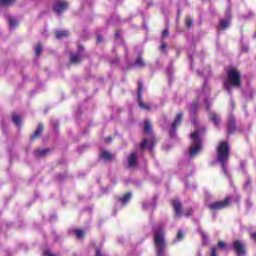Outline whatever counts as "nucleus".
Segmentation results:
<instances>
[{
	"mask_svg": "<svg viewBox=\"0 0 256 256\" xmlns=\"http://www.w3.org/2000/svg\"><path fill=\"white\" fill-rule=\"evenodd\" d=\"M154 245L157 256H165L167 242L165 241V231L163 226H156L154 229Z\"/></svg>",
	"mask_w": 256,
	"mask_h": 256,
	"instance_id": "f257e3e1",
	"label": "nucleus"
},
{
	"mask_svg": "<svg viewBox=\"0 0 256 256\" xmlns=\"http://www.w3.org/2000/svg\"><path fill=\"white\" fill-rule=\"evenodd\" d=\"M203 150V131L197 128L191 134V147L189 149L190 157H197Z\"/></svg>",
	"mask_w": 256,
	"mask_h": 256,
	"instance_id": "f03ea898",
	"label": "nucleus"
},
{
	"mask_svg": "<svg viewBox=\"0 0 256 256\" xmlns=\"http://www.w3.org/2000/svg\"><path fill=\"white\" fill-rule=\"evenodd\" d=\"M217 159L220 163L224 175H227V161L229 160V144L220 142L217 148Z\"/></svg>",
	"mask_w": 256,
	"mask_h": 256,
	"instance_id": "7ed1b4c3",
	"label": "nucleus"
},
{
	"mask_svg": "<svg viewBox=\"0 0 256 256\" xmlns=\"http://www.w3.org/2000/svg\"><path fill=\"white\" fill-rule=\"evenodd\" d=\"M239 85H241V74L237 69H231L228 71V78L224 82V87L228 93H231L232 87H239Z\"/></svg>",
	"mask_w": 256,
	"mask_h": 256,
	"instance_id": "20e7f679",
	"label": "nucleus"
},
{
	"mask_svg": "<svg viewBox=\"0 0 256 256\" xmlns=\"http://www.w3.org/2000/svg\"><path fill=\"white\" fill-rule=\"evenodd\" d=\"M230 203H231V198H226L223 201L212 202V203L208 204V208L211 211H219V209H225V207H229Z\"/></svg>",
	"mask_w": 256,
	"mask_h": 256,
	"instance_id": "39448f33",
	"label": "nucleus"
},
{
	"mask_svg": "<svg viewBox=\"0 0 256 256\" xmlns=\"http://www.w3.org/2000/svg\"><path fill=\"white\" fill-rule=\"evenodd\" d=\"M141 93H143V84H138V104L141 109L144 111H149L151 109V105L143 103V99L141 98Z\"/></svg>",
	"mask_w": 256,
	"mask_h": 256,
	"instance_id": "423d86ee",
	"label": "nucleus"
},
{
	"mask_svg": "<svg viewBox=\"0 0 256 256\" xmlns=\"http://www.w3.org/2000/svg\"><path fill=\"white\" fill-rule=\"evenodd\" d=\"M233 249L237 256H245V244L240 240H236L233 244Z\"/></svg>",
	"mask_w": 256,
	"mask_h": 256,
	"instance_id": "0eeeda50",
	"label": "nucleus"
},
{
	"mask_svg": "<svg viewBox=\"0 0 256 256\" xmlns=\"http://www.w3.org/2000/svg\"><path fill=\"white\" fill-rule=\"evenodd\" d=\"M226 17H228V19L220 20L219 29L225 30L231 25V9L229 8L226 11Z\"/></svg>",
	"mask_w": 256,
	"mask_h": 256,
	"instance_id": "6e6552de",
	"label": "nucleus"
},
{
	"mask_svg": "<svg viewBox=\"0 0 256 256\" xmlns=\"http://www.w3.org/2000/svg\"><path fill=\"white\" fill-rule=\"evenodd\" d=\"M67 10V2L65 1H56L54 3V11L57 13V15H61L64 11Z\"/></svg>",
	"mask_w": 256,
	"mask_h": 256,
	"instance_id": "1a4fd4ad",
	"label": "nucleus"
},
{
	"mask_svg": "<svg viewBox=\"0 0 256 256\" xmlns=\"http://www.w3.org/2000/svg\"><path fill=\"white\" fill-rule=\"evenodd\" d=\"M181 121H183V113H179L176 116L174 122L172 123L171 131H170L171 137H173V135H175V131H177V126L181 125Z\"/></svg>",
	"mask_w": 256,
	"mask_h": 256,
	"instance_id": "9d476101",
	"label": "nucleus"
},
{
	"mask_svg": "<svg viewBox=\"0 0 256 256\" xmlns=\"http://www.w3.org/2000/svg\"><path fill=\"white\" fill-rule=\"evenodd\" d=\"M78 54H71L70 55V63H81L83 59V55H81V51H83V46L78 47Z\"/></svg>",
	"mask_w": 256,
	"mask_h": 256,
	"instance_id": "9b49d317",
	"label": "nucleus"
},
{
	"mask_svg": "<svg viewBox=\"0 0 256 256\" xmlns=\"http://www.w3.org/2000/svg\"><path fill=\"white\" fill-rule=\"evenodd\" d=\"M172 205L174 207L175 217H181L183 215V213L181 212V202L179 200H173Z\"/></svg>",
	"mask_w": 256,
	"mask_h": 256,
	"instance_id": "f8f14e48",
	"label": "nucleus"
},
{
	"mask_svg": "<svg viewBox=\"0 0 256 256\" xmlns=\"http://www.w3.org/2000/svg\"><path fill=\"white\" fill-rule=\"evenodd\" d=\"M140 149H153V138L150 140L145 138L140 145Z\"/></svg>",
	"mask_w": 256,
	"mask_h": 256,
	"instance_id": "ddd939ff",
	"label": "nucleus"
},
{
	"mask_svg": "<svg viewBox=\"0 0 256 256\" xmlns=\"http://www.w3.org/2000/svg\"><path fill=\"white\" fill-rule=\"evenodd\" d=\"M137 165V152H132L128 157V166L135 167Z\"/></svg>",
	"mask_w": 256,
	"mask_h": 256,
	"instance_id": "4468645a",
	"label": "nucleus"
},
{
	"mask_svg": "<svg viewBox=\"0 0 256 256\" xmlns=\"http://www.w3.org/2000/svg\"><path fill=\"white\" fill-rule=\"evenodd\" d=\"M209 119L214 123V125L217 127L219 123H221V116L219 114H216L215 112H211L209 114Z\"/></svg>",
	"mask_w": 256,
	"mask_h": 256,
	"instance_id": "2eb2a0df",
	"label": "nucleus"
},
{
	"mask_svg": "<svg viewBox=\"0 0 256 256\" xmlns=\"http://www.w3.org/2000/svg\"><path fill=\"white\" fill-rule=\"evenodd\" d=\"M235 131V118L233 116H229L228 118V134L231 135Z\"/></svg>",
	"mask_w": 256,
	"mask_h": 256,
	"instance_id": "dca6fc26",
	"label": "nucleus"
},
{
	"mask_svg": "<svg viewBox=\"0 0 256 256\" xmlns=\"http://www.w3.org/2000/svg\"><path fill=\"white\" fill-rule=\"evenodd\" d=\"M100 159H103V161H111L113 159V155L107 151H103L100 154Z\"/></svg>",
	"mask_w": 256,
	"mask_h": 256,
	"instance_id": "f3484780",
	"label": "nucleus"
},
{
	"mask_svg": "<svg viewBox=\"0 0 256 256\" xmlns=\"http://www.w3.org/2000/svg\"><path fill=\"white\" fill-rule=\"evenodd\" d=\"M64 37H69V31L67 30L56 31V39H64Z\"/></svg>",
	"mask_w": 256,
	"mask_h": 256,
	"instance_id": "a211bd4d",
	"label": "nucleus"
},
{
	"mask_svg": "<svg viewBox=\"0 0 256 256\" xmlns=\"http://www.w3.org/2000/svg\"><path fill=\"white\" fill-rule=\"evenodd\" d=\"M144 135H151V122L149 120L144 122Z\"/></svg>",
	"mask_w": 256,
	"mask_h": 256,
	"instance_id": "6ab92c4d",
	"label": "nucleus"
},
{
	"mask_svg": "<svg viewBox=\"0 0 256 256\" xmlns=\"http://www.w3.org/2000/svg\"><path fill=\"white\" fill-rule=\"evenodd\" d=\"M119 201L120 203H122V205H127V203L131 201V193H127L122 198H120Z\"/></svg>",
	"mask_w": 256,
	"mask_h": 256,
	"instance_id": "aec40b11",
	"label": "nucleus"
},
{
	"mask_svg": "<svg viewBox=\"0 0 256 256\" xmlns=\"http://www.w3.org/2000/svg\"><path fill=\"white\" fill-rule=\"evenodd\" d=\"M41 133H43V125L39 124L37 130L31 136V139H37V137H39V135H41Z\"/></svg>",
	"mask_w": 256,
	"mask_h": 256,
	"instance_id": "412c9836",
	"label": "nucleus"
},
{
	"mask_svg": "<svg viewBox=\"0 0 256 256\" xmlns=\"http://www.w3.org/2000/svg\"><path fill=\"white\" fill-rule=\"evenodd\" d=\"M134 67H145V61L141 56H138L136 61L134 62Z\"/></svg>",
	"mask_w": 256,
	"mask_h": 256,
	"instance_id": "4be33fe9",
	"label": "nucleus"
},
{
	"mask_svg": "<svg viewBox=\"0 0 256 256\" xmlns=\"http://www.w3.org/2000/svg\"><path fill=\"white\" fill-rule=\"evenodd\" d=\"M12 121L16 125V127H21V117H19V115H12Z\"/></svg>",
	"mask_w": 256,
	"mask_h": 256,
	"instance_id": "5701e85b",
	"label": "nucleus"
},
{
	"mask_svg": "<svg viewBox=\"0 0 256 256\" xmlns=\"http://www.w3.org/2000/svg\"><path fill=\"white\" fill-rule=\"evenodd\" d=\"M34 51H35L36 57H39V56L41 55V52L43 51V45L37 44V45L34 47Z\"/></svg>",
	"mask_w": 256,
	"mask_h": 256,
	"instance_id": "b1692460",
	"label": "nucleus"
},
{
	"mask_svg": "<svg viewBox=\"0 0 256 256\" xmlns=\"http://www.w3.org/2000/svg\"><path fill=\"white\" fill-rule=\"evenodd\" d=\"M49 153L48 149L36 150L35 155L36 157H43V155H47Z\"/></svg>",
	"mask_w": 256,
	"mask_h": 256,
	"instance_id": "393cba45",
	"label": "nucleus"
},
{
	"mask_svg": "<svg viewBox=\"0 0 256 256\" xmlns=\"http://www.w3.org/2000/svg\"><path fill=\"white\" fill-rule=\"evenodd\" d=\"M9 25L10 29H15V27H17L19 23L17 22V20H15V18H9Z\"/></svg>",
	"mask_w": 256,
	"mask_h": 256,
	"instance_id": "a878e982",
	"label": "nucleus"
},
{
	"mask_svg": "<svg viewBox=\"0 0 256 256\" xmlns=\"http://www.w3.org/2000/svg\"><path fill=\"white\" fill-rule=\"evenodd\" d=\"M74 233L77 239H83V237H85V232L83 230H75Z\"/></svg>",
	"mask_w": 256,
	"mask_h": 256,
	"instance_id": "bb28decb",
	"label": "nucleus"
},
{
	"mask_svg": "<svg viewBox=\"0 0 256 256\" xmlns=\"http://www.w3.org/2000/svg\"><path fill=\"white\" fill-rule=\"evenodd\" d=\"M15 0H0V5H13Z\"/></svg>",
	"mask_w": 256,
	"mask_h": 256,
	"instance_id": "cd10ccee",
	"label": "nucleus"
},
{
	"mask_svg": "<svg viewBox=\"0 0 256 256\" xmlns=\"http://www.w3.org/2000/svg\"><path fill=\"white\" fill-rule=\"evenodd\" d=\"M218 247H219V249H227V244H225V242H223V241H219Z\"/></svg>",
	"mask_w": 256,
	"mask_h": 256,
	"instance_id": "c85d7f7f",
	"label": "nucleus"
},
{
	"mask_svg": "<svg viewBox=\"0 0 256 256\" xmlns=\"http://www.w3.org/2000/svg\"><path fill=\"white\" fill-rule=\"evenodd\" d=\"M197 107H199V104L198 103H193L191 106H190V109L193 113H195V111H197Z\"/></svg>",
	"mask_w": 256,
	"mask_h": 256,
	"instance_id": "c756f323",
	"label": "nucleus"
},
{
	"mask_svg": "<svg viewBox=\"0 0 256 256\" xmlns=\"http://www.w3.org/2000/svg\"><path fill=\"white\" fill-rule=\"evenodd\" d=\"M207 93H209V88H207V83H204L202 95H207Z\"/></svg>",
	"mask_w": 256,
	"mask_h": 256,
	"instance_id": "7c9ffc66",
	"label": "nucleus"
},
{
	"mask_svg": "<svg viewBox=\"0 0 256 256\" xmlns=\"http://www.w3.org/2000/svg\"><path fill=\"white\" fill-rule=\"evenodd\" d=\"M200 235L202 237L203 243H205V241H207V234H205L203 231L199 230Z\"/></svg>",
	"mask_w": 256,
	"mask_h": 256,
	"instance_id": "2f4dec72",
	"label": "nucleus"
},
{
	"mask_svg": "<svg viewBox=\"0 0 256 256\" xmlns=\"http://www.w3.org/2000/svg\"><path fill=\"white\" fill-rule=\"evenodd\" d=\"M193 25V20L191 18H186V27H191Z\"/></svg>",
	"mask_w": 256,
	"mask_h": 256,
	"instance_id": "473e14b6",
	"label": "nucleus"
},
{
	"mask_svg": "<svg viewBox=\"0 0 256 256\" xmlns=\"http://www.w3.org/2000/svg\"><path fill=\"white\" fill-rule=\"evenodd\" d=\"M185 217H191V215H193V210L192 209H188L186 212H184Z\"/></svg>",
	"mask_w": 256,
	"mask_h": 256,
	"instance_id": "72a5a7b5",
	"label": "nucleus"
},
{
	"mask_svg": "<svg viewBox=\"0 0 256 256\" xmlns=\"http://www.w3.org/2000/svg\"><path fill=\"white\" fill-rule=\"evenodd\" d=\"M96 256H105V254H102L101 248H96Z\"/></svg>",
	"mask_w": 256,
	"mask_h": 256,
	"instance_id": "f704fd0d",
	"label": "nucleus"
},
{
	"mask_svg": "<svg viewBox=\"0 0 256 256\" xmlns=\"http://www.w3.org/2000/svg\"><path fill=\"white\" fill-rule=\"evenodd\" d=\"M169 36V31L168 30H164L163 32H162V37H163V39H165V37H168Z\"/></svg>",
	"mask_w": 256,
	"mask_h": 256,
	"instance_id": "c9c22d12",
	"label": "nucleus"
},
{
	"mask_svg": "<svg viewBox=\"0 0 256 256\" xmlns=\"http://www.w3.org/2000/svg\"><path fill=\"white\" fill-rule=\"evenodd\" d=\"M165 49H167V44L163 42L162 45L160 46V51H165Z\"/></svg>",
	"mask_w": 256,
	"mask_h": 256,
	"instance_id": "e433bc0d",
	"label": "nucleus"
},
{
	"mask_svg": "<svg viewBox=\"0 0 256 256\" xmlns=\"http://www.w3.org/2000/svg\"><path fill=\"white\" fill-rule=\"evenodd\" d=\"M181 239H183V232L179 231L177 235V240L181 241Z\"/></svg>",
	"mask_w": 256,
	"mask_h": 256,
	"instance_id": "4c0bfd02",
	"label": "nucleus"
},
{
	"mask_svg": "<svg viewBox=\"0 0 256 256\" xmlns=\"http://www.w3.org/2000/svg\"><path fill=\"white\" fill-rule=\"evenodd\" d=\"M211 256H217V248H212Z\"/></svg>",
	"mask_w": 256,
	"mask_h": 256,
	"instance_id": "58836bf2",
	"label": "nucleus"
},
{
	"mask_svg": "<svg viewBox=\"0 0 256 256\" xmlns=\"http://www.w3.org/2000/svg\"><path fill=\"white\" fill-rule=\"evenodd\" d=\"M143 209H149V204L147 202H144L142 204Z\"/></svg>",
	"mask_w": 256,
	"mask_h": 256,
	"instance_id": "ea45409f",
	"label": "nucleus"
},
{
	"mask_svg": "<svg viewBox=\"0 0 256 256\" xmlns=\"http://www.w3.org/2000/svg\"><path fill=\"white\" fill-rule=\"evenodd\" d=\"M97 41H98V43H103V37L97 36Z\"/></svg>",
	"mask_w": 256,
	"mask_h": 256,
	"instance_id": "a19ab883",
	"label": "nucleus"
},
{
	"mask_svg": "<svg viewBox=\"0 0 256 256\" xmlns=\"http://www.w3.org/2000/svg\"><path fill=\"white\" fill-rule=\"evenodd\" d=\"M206 109H209V102H207V99H205Z\"/></svg>",
	"mask_w": 256,
	"mask_h": 256,
	"instance_id": "79ce46f5",
	"label": "nucleus"
},
{
	"mask_svg": "<svg viewBox=\"0 0 256 256\" xmlns=\"http://www.w3.org/2000/svg\"><path fill=\"white\" fill-rule=\"evenodd\" d=\"M251 238L254 239V241H256V233L252 234Z\"/></svg>",
	"mask_w": 256,
	"mask_h": 256,
	"instance_id": "37998d69",
	"label": "nucleus"
},
{
	"mask_svg": "<svg viewBox=\"0 0 256 256\" xmlns=\"http://www.w3.org/2000/svg\"><path fill=\"white\" fill-rule=\"evenodd\" d=\"M249 48L247 46L242 47V51H247Z\"/></svg>",
	"mask_w": 256,
	"mask_h": 256,
	"instance_id": "c03bdc74",
	"label": "nucleus"
},
{
	"mask_svg": "<svg viewBox=\"0 0 256 256\" xmlns=\"http://www.w3.org/2000/svg\"><path fill=\"white\" fill-rule=\"evenodd\" d=\"M249 185H250V183L247 182V183L245 184V186H244V189H247V187H249Z\"/></svg>",
	"mask_w": 256,
	"mask_h": 256,
	"instance_id": "a18cd8bd",
	"label": "nucleus"
},
{
	"mask_svg": "<svg viewBox=\"0 0 256 256\" xmlns=\"http://www.w3.org/2000/svg\"><path fill=\"white\" fill-rule=\"evenodd\" d=\"M107 143H111V138L106 139Z\"/></svg>",
	"mask_w": 256,
	"mask_h": 256,
	"instance_id": "49530a36",
	"label": "nucleus"
},
{
	"mask_svg": "<svg viewBox=\"0 0 256 256\" xmlns=\"http://www.w3.org/2000/svg\"><path fill=\"white\" fill-rule=\"evenodd\" d=\"M116 38H119V32L115 33Z\"/></svg>",
	"mask_w": 256,
	"mask_h": 256,
	"instance_id": "de8ad7c7",
	"label": "nucleus"
},
{
	"mask_svg": "<svg viewBox=\"0 0 256 256\" xmlns=\"http://www.w3.org/2000/svg\"><path fill=\"white\" fill-rule=\"evenodd\" d=\"M231 105L232 107H235V103L233 101H231Z\"/></svg>",
	"mask_w": 256,
	"mask_h": 256,
	"instance_id": "09e8293b",
	"label": "nucleus"
},
{
	"mask_svg": "<svg viewBox=\"0 0 256 256\" xmlns=\"http://www.w3.org/2000/svg\"><path fill=\"white\" fill-rule=\"evenodd\" d=\"M228 3H231V0H228Z\"/></svg>",
	"mask_w": 256,
	"mask_h": 256,
	"instance_id": "8fccbe9b",
	"label": "nucleus"
}]
</instances>
